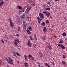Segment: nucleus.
Wrapping results in <instances>:
<instances>
[{
	"mask_svg": "<svg viewBox=\"0 0 67 67\" xmlns=\"http://www.w3.org/2000/svg\"><path fill=\"white\" fill-rule=\"evenodd\" d=\"M9 63L11 65H12L13 64V59H11V58L9 57Z\"/></svg>",
	"mask_w": 67,
	"mask_h": 67,
	"instance_id": "nucleus-1",
	"label": "nucleus"
},
{
	"mask_svg": "<svg viewBox=\"0 0 67 67\" xmlns=\"http://www.w3.org/2000/svg\"><path fill=\"white\" fill-rule=\"evenodd\" d=\"M19 40H15V41L14 42V44L16 45H17L19 44Z\"/></svg>",
	"mask_w": 67,
	"mask_h": 67,
	"instance_id": "nucleus-2",
	"label": "nucleus"
},
{
	"mask_svg": "<svg viewBox=\"0 0 67 67\" xmlns=\"http://www.w3.org/2000/svg\"><path fill=\"white\" fill-rule=\"evenodd\" d=\"M31 8V6H29L28 7V8H27L25 11V12L26 13H29V11H30V10Z\"/></svg>",
	"mask_w": 67,
	"mask_h": 67,
	"instance_id": "nucleus-3",
	"label": "nucleus"
},
{
	"mask_svg": "<svg viewBox=\"0 0 67 67\" xmlns=\"http://www.w3.org/2000/svg\"><path fill=\"white\" fill-rule=\"evenodd\" d=\"M40 18H41V19H44V16L42 13H40L39 14Z\"/></svg>",
	"mask_w": 67,
	"mask_h": 67,
	"instance_id": "nucleus-4",
	"label": "nucleus"
},
{
	"mask_svg": "<svg viewBox=\"0 0 67 67\" xmlns=\"http://www.w3.org/2000/svg\"><path fill=\"white\" fill-rule=\"evenodd\" d=\"M25 16V15L24 14H23L20 16L21 20H23Z\"/></svg>",
	"mask_w": 67,
	"mask_h": 67,
	"instance_id": "nucleus-5",
	"label": "nucleus"
},
{
	"mask_svg": "<svg viewBox=\"0 0 67 67\" xmlns=\"http://www.w3.org/2000/svg\"><path fill=\"white\" fill-rule=\"evenodd\" d=\"M46 15L47 17H49L51 16V13L49 12H48L46 14Z\"/></svg>",
	"mask_w": 67,
	"mask_h": 67,
	"instance_id": "nucleus-6",
	"label": "nucleus"
},
{
	"mask_svg": "<svg viewBox=\"0 0 67 67\" xmlns=\"http://www.w3.org/2000/svg\"><path fill=\"white\" fill-rule=\"evenodd\" d=\"M23 24L24 26H26L27 25V23H26V21H24L23 23Z\"/></svg>",
	"mask_w": 67,
	"mask_h": 67,
	"instance_id": "nucleus-7",
	"label": "nucleus"
},
{
	"mask_svg": "<svg viewBox=\"0 0 67 67\" xmlns=\"http://www.w3.org/2000/svg\"><path fill=\"white\" fill-rule=\"evenodd\" d=\"M60 47L62 48V49H65V46L63 45L62 44H60Z\"/></svg>",
	"mask_w": 67,
	"mask_h": 67,
	"instance_id": "nucleus-8",
	"label": "nucleus"
},
{
	"mask_svg": "<svg viewBox=\"0 0 67 67\" xmlns=\"http://www.w3.org/2000/svg\"><path fill=\"white\" fill-rule=\"evenodd\" d=\"M24 66L25 67H28L29 65L27 63H24Z\"/></svg>",
	"mask_w": 67,
	"mask_h": 67,
	"instance_id": "nucleus-9",
	"label": "nucleus"
},
{
	"mask_svg": "<svg viewBox=\"0 0 67 67\" xmlns=\"http://www.w3.org/2000/svg\"><path fill=\"white\" fill-rule=\"evenodd\" d=\"M27 44L29 46H30V47H31V43H30V41H28V43H27Z\"/></svg>",
	"mask_w": 67,
	"mask_h": 67,
	"instance_id": "nucleus-10",
	"label": "nucleus"
},
{
	"mask_svg": "<svg viewBox=\"0 0 67 67\" xmlns=\"http://www.w3.org/2000/svg\"><path fill=\"white\" fill-rule=\"evenodd\" d=\"M46 40V37L44 36H43V37L42 38V40H43V41H45Z\"/></svg>",
	"mask_w": 67,
	"mask_h": 67,
	"instance_id": "nucleus-11",
	"label": "nucleus"
},
{
	"mask_svg": "<svg viewBox=\"0 0 67 67\" xmlns=\"http://www.w3.org/2000/svg\"><path fill=\"white\" fill-rule=\"evenodd\" d=\"M10 26H11L12 27H13L14 26V23H13L11 22V23H10Z\"/></svg>",
	"mask_w": 67,
	"mask_h": 67,
	"instance_id": "nucleus-12",
	"label": "nucleus"
},
{
	"mask_svg": "<svg viewBox=\"0 0 67 67\" xmlns=\"http://www.w3.org/2000/svg\"><path fill=\"white\" fill-rule=\"evenodd\" d=\"M43 31L44 32H47V29L46 27H44V29H43Z\"/></svg>",
	"mask_w": 67,
	"mask_h": 67,
	"instance_id": "nucleus-13",
	"label": "nucleus"
},
{
	"mask_svg": "<svg viewBox=\"0 0 67 67\" xmlns=\"http://www.w3.org/2000/svg\"><path fill=\"white\" fill-rule=\"evenodd\" d=\"M62 65H65L66 64V62L64 61H63L62 62Z\"/></svg>",
	"mask_w": 67,
	"mask_h": 67,
	"instance_id": "nucleus-14",
	"label": "nucleus"
},
{
	"mask_svg": "<svg viewBox=\"0 0 67 67\" xmlns=\"http://www.w3.org/2000/svg\"><path fill=\"white\" fill-rule=\"evenodd\" d=\"M26 26H23V29L24 31H26Z\"/></svg>",
	"mask_w": 67,
	"mask_h": 67,
	"instance_id": "nucleus-15",
	"label": "nucleus"
},
{
	"mask_svg": "<svg viewBox=\"0 0 67 67\" xmlns=\"http://www.w3.org/2000/svg\"><path fill=\"white\" fill-rule=\"evenodd\" d=\"M27 33L28 34H29V35H30V34H31V32H30V30H27Z\"/></svg>",
	"mask_w": 67,
	"mask_h": 67,
	"instance_id": "nucleus-16",
	"label": "nucleus"
},
{
	"mask_svg": "<svg viewBox=\"0 0 67 67\" xmlns=\"http://www.w3.org/2000/svg\"><path fill=\"white\" fill-rule=\"evenodd\" d=\"M28 30H29L30 31H32V27H28Z\"/></svg>",
	"mask_w": 67,
	"mask_h": 67,
	"instance_id": "nucleus-17",
	"label": "nucleus"
},
{
	"mask_svg": "<svg viewBox=\"0 0 67 67\" xmlns=\"http://www.w3.org/2000/svg\"><path fill=\"white\" fill-rule=\"evenodd\" d=\"M41 25H42L43 26H45V23L44 22H43L41 23Z\"/></svg>",
	"mask_w": 67,
	"mask_h": 67,
	"instance_id": "nucleus-18",
	"label": "nucleus"
},
{
	"mask_svg": "<svg viewBox=\"0 0 67 67\" xmlns=\"http://www.w3.org/2000/svg\"><path fill=\"white\" fill-rule=\"evenodd\" d=\"M17 7L19 9H23L22 7L21 6H18Z\"/></svg>",
	"mask_w": 67,
	"mask_h": 67,
	"instance_id": "nucleus-19",
	"label": "nucleus"
},
{
	"mask_svg": "<svg viewBox=\"0 0 67 67\" xmlns=\"http://www.w3.org/2000/svg\"><path fill=\"white\" fill-rule=\"evenodd\" d=\"M66 33L65 32H63L62 34V35H63V36H66Z\"/></svg>",
	"mask_w": 67,
	"mask_h": 67,
	"instance_id": "nucleus-20",
	"label": "nucleus"
},
{
	"mask_svg": "<svg viewBox=\"0 0 67 67\" xmlns=\"http://www.w3.org/2000/svg\"><path fill=\"white\" fill-rule=\"evenodd\" d=\"M19 13H20V14H22V13H23V9H20L19 10Z\"/></svg>",
	"mask_w": 67,
	"mask_h": 67,
	"instance_id": "nucleus-21",
	"label": "nucleus"
},
{
	"mask_svg": "<svg viewBox=\"0 0 67 67\" xmlns=\"http://www.w3.org/2000/svg\"><path fill=\"white\" fill-rule=\"evenodd\" d=\"M3 2H1L0 3V7H2V5H3Z\"/></svg>",
	"mask_w": 67,
	"mask_h": 67,
	"instance_id": "nucleus-22",
	"label": "nucleus"
},
{
	"mask_svg": "<svg viewBox=\"0 0 67 67\" xmlns=\"http://www.w3.org/2000/svg\"><path fill=\"white\" fill-rule=\"evenodd\" d=\"M48 48H49V49L50 50H51V49H52V47H51V46H50V45L48 46Z\"/></svg>",
	"mask_w": 67,
	"mask_h": 67,
	"instance_id": "nucleus-23",
	"label": "nucleus"
},
{
	"mask_svg": "<svg viewBox=\"0 0 67 67\" xmlns=\"http://www.w3.org/2000/svg\"><path fill=\"white\" fill-rule=\"evenodd\" d=\"M28 57L29 58H31V57H32V55H31L29 54L28 55Z\"/></svg>",
	"mask_w": 67,
	"mask_h": 67,
	"instance_id": "nucleus-24",
	"label": "nucleus"
},
{
	"mask_svg": "<svg viewBox=\"0 0 67 67\" xmlns=\"http://www.w3.org/2000/svg\"><path fill=\"white\" fill-rule=\"evenodd\" d=\"M36 34H35L34 35V37H35V39L36 40V41H37V38H36Z\"/></svg>",
	"mask_w": 67,
	"mask_h": 67,
	"instance_id": "nucleus-25",
	"label": "nucleus"
},
{
	"mask_svg": "<svg viewBox=\"0 0 67 67\" xmlns=\"http://www.w3.org/2000/svg\"><path fill=\"white\" fill-rule=\"evenodd\" d=\"M24 56L25 58V59H26V60H27V56H26L25 55H24Z\"/></svg>",
	"mask_w": 67,
	"mask_h": 67,
	"instance_id": "nucleus-26",
	"label": "nucleus"
},
{
	"mask_svg": "<svg viewBox=\"0 0 67 67\" xmlns=\"http://www.w3.org/2000/svg\"><path fill=\"white\" fill-rule=\"evenodd\" d=\"M46 11H47V10H51V8H46Z\"/></svg>",
	"mask_w": 67,
	"mask_h": 67,
	"instance_id": "nucleus-27",
	"label": "nucleus"
},
{
	"mask_svg": "<svg viewBox=\"0 0 67 67\" xmlns=\"http://www.w3.org/2000/svg\"><path fill=\"white\" fill-rule=\"evenodd\" d=\"M37 20H38V21H41L42 20V19H40V17H37Z\"/></svg>",
	"mask_w": 67,
	"mask_h": 67,
	"instance_id": "nucleus-28",
	"label": "nucleus"
},
{
	"mask_svg": "<svg viewBox=\"0 0 67 67\" xmlns=\"http://www.w3.org/2000/svg\"><path fill=\"white\" fill-rule=\"evenodd\" d=\"M26 21H29V17H27L26 19Z\"/></svg>",
	"mask_w": 67,
	"mask_h": 67,
	"instance_id": "nucleus-29",
	"label": "nucleus"
},
{
	"mask_svg": "<svg viewBox=\"0 0 67 67\" xmlns=\"http://www.w3.org/2000/svg\"><path fill=\"white\" fill-rule=\"evenodd\" d=\"M40 55L41 57H43V54L41 53H40Z\"/></svg>",
	"mask_w": 67,
	"mask_h": 67,
	"instance_id": "nucleus-30",
	"label": "nucleus"
},
{
	"mask_svg": "<svg viewBox=\"0 0 67 67\" xmlns=\"http://www.w3.org/2000/svg\"><path fill=\"white\" fill-rule=\"evenodd\" d=\"M63 58H67L66 57V56H65V55H63Z\"/></svg>",
	"mask_w": 67,
	"mask_h": 67,
	"instance_id": "nucleus-31",
	"label": "nucleus"
},
{
	"mask_svg": "<svg viewBox=\"0 0 67 67\" xmlns=\"http://www.w3.org/2000/svg\"><path fill=\"white\" fill-rule=\"evenodd\" d=\"M63 43V41L62 40H60V42H59V43L60 44H62Z\"/></svg>",
	"mask_w": 67,
	"mask_h": 67,
	"instance_id": "nucleus-32",
	"label": "nucleus"
},
{
	"mask_svg": "<svg viewBox=\"0 0 67 67\" xmlns=\"http://www.w3.org/2000/svg\"><path fill=\"white\" fill-rule=\"evenodd\" d=\"M9 21H10V23L12 22V19H11V18H10L9 19Z\"/></svg>",
	"mask_w": 67,
	"mask_h": 67,
	"instance_id": "nucleus-33",
	"label": "nucleus"
},
{
	"mask_svg": "<svg viewBox=\"0 0 67 67\" xmlns=\"http://www.w3.org/2000/svg\"><path fill=\"white\" fill-rule=\"evenodd\" d=\"M47 4H48L49 5H51V4H50V2H47Z\"/></svg>",
	"mask_w": 67,
	"mask_h": 67,
	"instance_id": "nucleus-34",
	"label": "nucleus"
},
{
	"mask_svg": "<svg viewBox=\"0 0 67 67\" xmlns=\"http://www.w3.org/2000/svg\"><path fill=\"white\" fill-rule=\"evenodd\" d=\"M1 42L3 43H4V42L3 41V39H2L1 40Z\"/></svg>",
	"mask_w": 67,
	"mask_h": 67,
	"instance_id": "nucleus-35",
	"label": "nucleus"
},
{
	"mask_svg": "<svg viewBox=\"0 0 67 67\" xmlns=\"http://www.w3.org/2000/svg\"><path fill=\"white\" fill-rule=\"evenodd\" d=\"M16 54H17V55L18 56H20V54H19V53L18 52L16 53Z\"/></svg>",
	"mask_w": 67,
	"mask_h": 67,
	"instance_id": "nucleus-36",
	"label": "nucleus"
},
{
	"mask_svg": "<svg viewBox=\"0 0 67 67\" xmlns=\"http://www.w3.org/2000/svg\"><path fill=\"white\" fill-rule=\"evenodd\" d=\"M43 13H44L45 14H47V12L46 11H44V12H43Z\"/></svg>",
	"mask_w": 67,
	"mask_h": 67,
	"instance_id": "nucleus-37",
	"label": "nucleus"
},
{
	"mask_svg": "<svg viewBox=\"0 0 67 67\" xmlns=\"http://www.w3.org/2000/svg\"><path fill=\"white\" fill-rule=\"evenodd\" d=\"M2 64V62L1 60H0V64Z\"/></svg>",
	"mask_w": 67,
	"mask_h": 67,
	"instance_id": "nucleus-38",
	"label": "nucleus"
},
{
	"mask_svg": "<svg viewBox=\"0 0 67 67\" xmlns=\"http://www.w3.org/2000/svg\"><path fill=\"white\" fill-rule=\"evenodd\" d=\"M38 64V66L39 67H41V66H40V65H41V64H40V63H39Z\"/></svg>",
	"mask_w": 67,
	"mask_h": 67,
	"instance_id": "nucleus-39",
	"label": "nucleus"
},
{
	"mask_svg": "<svg viewBox=\"0 0 67 67\" xmlns=\"http://www.w3.org/2000/svg\"><path fill=\"white\" fill-rule=\"evenodd\" d=\"M30 39L31 40H33V38H32V37H31V36H30Z\"/></svg>",
	"mask_w": 67,
	"mask_h": 67,
	"instance_id": "nucleus-40",
	"label": "nucleus"
},
{
	"mask_svg": "<svg viewBox=\"0 0 67 67\" xmlns=\"http://www.w3.org/2000/svg\"><path fill=\"white\" fill-rule=\"evenodd\" d=\"M46 23H49V21H48V20H47L46 21Z\"/></svg>",
	"mask_w": 67,
	"mask_h": 67,
	"instance_id": "nucleus-41",
	"label": "nucleus"
},
{
	"mask_svg": "<svg viewBox=\"0 0 67 67\" xmlns=\"http://www.w3.org/2000/svg\"><path fill=\"white\" fill-rule=\"evenodd\" d=\"M31 58L32 59V60H34L35 59L34 58H33V57L32 56V57H31Z\"/></svg>",
	"mask_w": 67,
	"mask_h": 67,
	"instance_id": "nucleus-42",
	"label": "nucleus"
},
{
	"mask_svg": "<svg viewBox=\"0 0 67 67\" xmlns=\"http://www.w3.org/2000/svg\"><path fill=\"white\" fill-rule=\"evenodd\" d=\"M4 35H5V37H8V36H7V34H4Z\"/></svg>",
	"mask_w": 67,
	"mask_h": 67,
	"instance_id": "nucleus-43",
	"label": "nucleus"
},
{
	"mask_svg": "<svg viewBox=\"0 0 67 67\" xmlns=\"http://www.w3.org/2000/svg\"><path fill=\"white\" fill-rule=\"evenodd\" d=\"M6 59L8 60V62H9V60H8V59H9V57H7Z\"/></svg>",
	"mask_w": 67,
	"mask_h": 67,
	"instance_id": "nucleus-44",
	"label": "nucleus"
},
{
	"mask_svg": "<svg viewBox=\"0 0 67 67\" xmlns=\"http://www.w3.org/2000/svg\"><path fill=\"white\" fill-rule=\"evenodd\" d=\"M16 24H18V23H19V21H16Z\"/></svg>",
	"mask_w": 67,
	"mask_h": 67,
	"instance_id": "nucleus-45",
	"label": "nucleus"
},
{
	"mask_svg": "<svg viewBox=\"0 0 67 67\" xmlns=\"http://www.w3.org/2000/svg\"><path fill=\"white\" fill-rule=\"evenodd\" d=\"M15 36H18V37H19V34H17V35H16Z\"/></svg>",
	"mask_w": 67,
	"mask_h": 67,
	"instance_id": "nucleus-46",
	"label": "nucleus"
},
{
	"mask_svg": "<svg viewBox=\"0 0 67 67\" xmlns=\"http://www.w3.org/2000/svg\"><path fill=\"white\" fill-rule=\"evenodd\" d=\"M46 66H48L49 65H48V64H47V63H46Z\"/></svg>",
	"mask_w": 67,
	"mask_h": 67,
	"instance_id": "nucleus-47",
	"label": "nucleus"
},
{
	"mask_svg": "<svg viewBox=\"0 0 67 67\" xmlns=\"http://www.w3.org/2000/svg\"><path fill=\"white\" fill-rule=\"evenodd\" d=\"M14 56H15L16 58L17 57V56H16V55H15V54H14Z\"/></svg>",
	"mask_w": 67,
	"mask_h": 67,
	"instance_id": "nucleus-48",
	"label": "nucleus"
},
{
	"mask_svg": "<svg viewBox=\"0 0 67 67\" xmlns=\"http://www.w3.org/2000/svg\"><path fill=\"white\" fill-rule=\"evenodd\" d=\"M41 21V20H38V23H40Z\"/></svg>",
	"mask_w": 67,
	"mask_h": 67,
	"instance_id": "nucleus-49",
	"label": "nucleus"
},
{
	"mask_svg": "<svg viewBox=\"0 0 67 67\" xmlns=\"http://www.w3.org/2000/svg\"><path fill=\"white\" fill-rule=\"evenodd\" d=\"M58 46H59V47H60V44H58Z\"/></svg>",
	"mask_w": 67,
	"mask_h": 67,
	"instance_id": "nucleus-50",
	"label": "nucleus"
},
{
	"mask_svg": "<svg viewBox=\"0 0 67 67\" xmlns=\"http://www.w3.org/2000/svg\"><path fill=\"white\" fill-rule=\"evenodd\" d=\"M18 30L20 31V27H18Z\"/></svg>",
	"mask_w": 67,
	"mask_h": 67,
	"instance_id": "nucleus-51",
	"label": "nucleus"
},
{
	"mask_svg": "<svg viewBox=\"0 0 67 67\" xmlns=\"http://www.w3.org/2000/svg\"><path fill=\"white\" fill-rule=\"evenodd\" d=\"M53 36H54V37H55V38H56V37H56V36L54 35Z\"/></svg>",
	"mask_w": 67,
	"mask_h": 67,
	"instance_id": "nucleus-52",
	"label": "nucleus"
},
{
	"mask_svg": "<svg viewBox=\"0 0 67 67\" xmlns=\"http://www.w3.org/2000/svg\"><path fill=\"white\" fill-rule=\"evenodd\" d=\"M55 1L56 2H57V1H59V0H55Z\"/></svg>",
	"mask_w": 67,
	"mask_h": 67,
	"instance_id": "nucleus-53",
	"label": "nucleus"
},
{
	"mask_svg": "<svg viewBox=\"0 0 67 67\" xmlns=\"http://www.w3.org/2000/svg\"><path fill=\"white\" fill-rule=\"evenodd\" d=\"M3 2L2 1V0H0V3H1V2Z\"/></svg>",
	"mask_w": 67,
	"mask_h": 67,
	"instance_id": "nucleus-54",
	"label": "nucleus"
},
{
	"mask_svg": "<svg viewBox=\"0 0 67 67\" xmlns=\"http://www.w3.org/2000/svg\"><path fill=\"white\" fill-rule=\"evenodd\" d=\"M33 6L35 5V4H33Z\"/></svg>",
	"mask_w": 67,
	"mask_h": 67,
	"instance_id": "nucleus-55",
	"label": "nucleus"
},
{
	"mask_svg": "<svg viewBox=\"0 0 67 67\" xmlns=\"http://www.w3.org/2000/svg\"><path fill=\"white\" fill-rule=\"evenodd\" d=\"M67 38H65V40H66V41H67Z\"/></svg>",
	"mask_w": 67,
	"mask_h": 67,
	"instance_id": "nucleus-56",
	"label": "nucleus"
},
{
	"mask_svg": "<svg viewBox=\"0 0 67 67\" xmlns=\"http://www.w3.org/2000/svg\"><path fill=\"white\" fill-rule=\"evenodd\" d=\"M9 37H10V38H11V36H10Z\"/></svg>",
	"mask_w": 67,
	"mask_h": 67,
	"instance_id": "nucleus-57",
	"label": "nucleus"
},
{
	"mask_svg": "<svg viewBox=\"0 0 67 67\" xmlns=\"http://www.w3.org/2000/svg\"><path fill=\"white\" fill-rule=\"evenodd\" d=\"M52 28H53V27H54V26H52Z\"/></svg>",
	"mask_w": 67,
	"mask_h": 67,
	"instance_id": "nucleus-58",
	"label": "nucleus"
},
{
	"mask_svg": "<svg viewBox=\"0 0 67 67\" xmlns=\"http://www.w3.org/2000/svg\"><path fill=\"white\" fill-rule=\"evenodd\" d=\"M48 66V67H50V66H49V65L48 66Z\"/></svg>",
	"mask_w": 67,
	"mask_h": 67,
	"instance_id": "nucleus-59",
	"label": "nucleus"
},
{
	"mask_svg": "<svg viewBox=\"0 0 67 67\" xmlns=\"http://www.w3.org/2000/svg\"><path fill=\"white\" fill-rule=\"evenodd\" d=\"M18 64H19V63H20V62H19V61H18Z\"/></svg>",
	"mask_w": 67,
	"mask_h": 67,
	"instance_id": "nucleus-60",
	"label": "nucleus"
},
{
	"mask_svg": "<svg viewBox=\"0 0 67 67\" xmlns=\"http://www.w3.org/2000/svg\"><path fill=\"white\" fill-rule=\"evenodd\" d=\"M50 30H51V31H53V29H50Z\"/></svg>",
	"mask_w": 67,
	"mask_h": 67,
	"instance_id": "nucleus-61",
	"label": "nucleus"
},
{
	"mask_svg": "<svg viewBox=\"0 0 67 67\" xmlns=\"http://www.w3.org/2000/svg\"><path fill=\"white\" fill-rule=\"evenodd\" d=\"M6 1H8V0H5Z\"/></svg>",
	"mask_w": 67,
	"mask_h": 67,
	"instance_id": "nucleus-62",
	"label": "nucleus"
},
{
	"mask_svg": "<svg viewBox=\"0 0 67 67\" xmlns=\"http://www.w3.org/2000/svg\"><path fill=\"white\" fill-rule=\"evenodd\" d=\"M41 67H43V66H42Z\"/></svg>",
	"mask_w": 67,
	"mask_h": 67,
	"instance_id": "nucleus-63",
	"label": "nucleus"
},
{
	"mask_svg": "<svg viewBox=\"0 0 67 67\" xmlns=\"http://www.w3.org/2000/svg\"><path fill=\"white\" fill-rule=\"evenodd\" d=\"M66 1H67V0H66Z\"/></svg>",
	"mask_w": 67,
	"mask_h": 67,
	"instance_id": "nucleus-64",
	"label": "nucleus"
}]
</instances>
